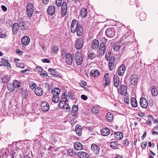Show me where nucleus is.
I'll use <instances>...</instances> for the list:
<instances>
[{"label": "nucleus", "instance_id": "bb28decb", "mask_svg": "<svg viewBox=\"0 0 158 158\" xmlns=\"http://www.w3.org/2000/svg\"><path fill=\"white\" fill-rule=\"evenodd\" d=\"M114 85L116 87H117L119 84V79L117 75H114Z\"/></svg>", "mask_w": 158, "mask_h": 158}, {"label": "nucleus", "instance_id": "2eb2a0df", "mask_svg": "<svg viewBox=\"0 0 158 158\" xmlns=\"http://www.w3.org/2000/svg\"><path fill=\"white\" fill-rule=\"evenodd\" d=\"M91 149L95 155H98L99 153L100 148L98 146L95 144H93L91 146Z\"/></svg>", "mask_w": 158, "mask_h": 158}, {"label": "nucleus", "instance_id": "774afa93", "mask_svg": "<svg viewBox=\"0 0 158 158\" xmlns=\"http://www.w3.org/2000/svg\"><path fill=\"white\" fill-rule=\"evenodd\" d=\"M23 158H33L32 155L30 154H28L27 155H25L24 156Z\"/></svg>", "mask_w": 158, "mask_h": 158}, {"label": "nucleus", "instance_id": "5701e85b", "mask_svg": "<svg viewBox=\"0 0 158 158\" xmlns=\"http://www.w3.org/2000/svg\"><path fill=\"white\" fill-rule=\"evenodd\" d=\"M78 110V106L76 105H74L72 108V111L71 113V115L73 116H77Z\"/></svg>", "mask_w": 158, "mask_h": 158}, {"label": "nucleus", "instance_id": "e433bc0d", "mask_svg": "<svg viewBox=\"0 0 158 158\" xmlns=\"http://www.w3.org/2000/svg\"><path fill=\"white\" fill-rule=\"evenodd\" d=\"M131 104L133 107H136L137 106V103L135 98H132L131 99Z\"/></svg>", "mask_w": 158, "mask_h": 158}, {"label": "nucleus", "instance_id": "f8f14e48", "mask_svg": "<svg viewBox=\"0 0 158 158\" xmlns=\"http://www.w3.org/2000/svg\"><path fill=\"white\" fill-rule=\"evenodd\" d=\"M118 92L121 95H126L127 94V87L124 85L120 86L118 90Z\"/></svg>", "mask_w": 158, "mask_h": 158}, {"label": "nucleus", "instance_id": "c756f323", "mask_svg": "<svg viewBox=\"0 0 158 158\" xmlns=\"http://www.w3.org/2000/svg\"><path fill=\"white\" fill-rule=\"evenodd\" d=\"M90 75L91 76L96 77L99 76L100 75V72L98 70L94 69L90 71Z\"/></svg>", "mask_w": 158, "mask_h": 158}, {"label": "nucleus", "instance_id": "4c0bfd02", "mask_svg": "<svg viewBox=\"0 0 158 158\" xmlns=\"http://www.w3.org/2000/svg\"><path fill=\"white\" fill-rule=\"evenodd\" d=\"M120 47L121 46L119 43H115L114 44L113 48L115 51H118L119 50Z\"/></svg>", "mask_w": 158, "mask_h": 158}, {"label": "nucleus", "instance_id": "aec40b11", "mask_svg": "<svg viewBox=\"0 0 158 158\" xmlns=\"http://www.w3.org/2000/svg\"><path fill=\"white\" fill-rule=\"evenodd\" d=\"M75 131L76 134L79 136H81L82 135V129L81 127L79 124L76 125Z\"/></svg>", "mask_w": 158, "mask_h": 158}, {"label": "nucleus", "instance_id": "c9c22d12", "mask_svg": "<svg viewBox=\"0 0 158 158\" xmlns=\"http://www.w3.org/2000/svg\"><path fill=\"white\" fill-rule=\"evenodd\" d=\"M115 138L118 139H121L123 137V134L121 132H116L115 134Z\"/></svg>", "mask_w": 158, "mask_h": 158}, {"label": "nucleus", "instance_id": "de8ad7c7", "mask_svg": "<svg viewBox=\"0 0 158 158\" xmlns=\"http://www.w3.org/2000/svg\"><path fill=\"white\" fill-rule=\"evenodd\" d=\"M27 95V90H24L22 93V96L23 98H26Z\"/></svg>", "mask_w": 158, "mask_h": 158}, {"label": "nucleus", "instance_id": "680f3d73", "mask_svg": "<svg viewBox=\"0 0 158 158\" xmlns=\"http://www.w3.org/2000/svg\"><path fill=\"white\" fill-rule=\"evenodd\" d=\"M105 58L106 60H109L110 58V53H108L107 54V53H106L105 55Z\"/></svg>", "mask_w": 158, "mask_h": 158}, {"label": "nucleus", "instance_id": "9d476101", "mask_svg": "<svg viewBox=\"0 0 158 158\" xmlns=\"http://www.w3.org/2000/svg\"><path fill=\"white\" fill-rule=\"evenodd\" d=\"M99 45V41L96 39L93 40L91 43V48L93 50L96 51L98 48Z\"/></svg>", "mask_w": 158, "mask_h": 158}, {"label": "nucleus", "instance_id": "ea45409f", "mask_svg": "<svg viewBox=\"0 0 158 158\" xmlns=\"http://www.w3.org/2000/svg\"><path fill=\"white\" fill-rule=\"evenodd\" d=\"M60 108L66 109L67 111H69L70 110V107L69 105L67 104H64V105H62Z\"/></svg>", "mask_w": 158, "mask_h": 158}, {"label": "nucleus", "instance_id": "338daca9", "mask_svg": "<svg viewBox=\"0 0 158 158\" xmlns=\"http://www.w3.org/2000/svg\"><path fill=\"white\" fill-rule=\"evenodd\" d=\"M42 61L44 63H49L50 62V60L48 59H44Z\"/></svg>", "mask_w": 158, "mask_h": 158}, {"label": "nucleus", "instance_id": "7ed1b4c3", "mask_svg": "<svg viewBox=\"0 0 158 158\" xmlns=\"http://www.w3.org/2000/svg\"><path fill=\"white\" fill-rule=\"evenodd\" d=\"M101 40L102 42L100 44L99 50L101 55H103L106 52V44L108 40L105 37H103Z\"/></svg>", "mask_w": 158, "mask_h": 158}, {"label": "nucleus", "instance_id": "6e6552de", "mask_svg": "<svg viewBox=\"0 0 158 158\" xmlns=\"http://www.w3.org/2000/svg\"><path fill=\"white\" fill-rule=\"evenodd\" d=\"M41 109L43 111L46 112L49 109V106L48 103L46 101H43L41 103Z\"/></svg>", "mask_w": 158, "mask_h": 158}, {"label": "nucleus", "instance_id": "b1692460", "mask_svg": "<svg viewBox=\"0 0 158 158\" xmlns=\"http://www.w3.org/2000/svg\"><path fill=\"white\" fill-rule=\"evenodd\" d=\"M74 148L77 150H81L83 148V145L79 142H76L74 143Z\"/></svg>", "mask_w": 158, "mask_h": 158}, {"label": "nucleus", "instance_id": "f3484780", "mask_svg": "<svg viewBox=\"0 0 158 158\" xmlns=\"http://www.w3.org/2000/svg\"><path fill=\"white\" fill-rule=\"evenodd\" d=\"M30 42V39L27 36H24L22 38L21 43L24 46H27L28 45Z\"/></svg>", "mask_w": 158, "mask_h": 158}, {"label": "nucleus", "instance_id": "09e8293b", "mask_svg": "<svg viewBox=\"0 0 158 158\" xmlns=\"http://www.w3.org/2000/svg\"><path fill=\"white\" fill-rule=\"evenodd\" d=\"M139 16L141 20H144L145 19L146 16L144 13L140 14Z\"/></svg>", "mask_w": 158, "mask_h": 158}, {"label": "nucleus", "instance_id": "5fc2aeb1", "mask_svg": "<svg viewBox=\"0 0 158 158\" xmlns=\"http://www.w3.org/2000/svg\"><path fill=\"white\" fill-rule=\"evenodd\" d=\"M67 9L61 10L62 16H64L66 14Z\"/></svg>", "mask_w": 158, "mask_h": 158}, {"label": "nucleus", "instance_id": "423d86ee", "mask_svg": "<svg viewBox=\"0 0 158 158\" xmlns=\"http://www.w3.org/2000/svg\"><path fill=\"white\" fill-rule=\"evenodd\" d=\"M84 43L83 39L82 37L77 39L75 42V48L77 49H81Z\"/></svg>", "mask_w": 158, "mask_h": 158}, {"label": "nucleus", "instance_id": "c85d7f7f", "mask_svg": "<svg viewBox=\"0 0 158 158\" xmlns=\"http://www.w3.org/2000/svg\"><path fill=\"white\" fill-rule=\"evenodd\" d=\"M35 93L36 95L41 96L43 94L42 89L40 87H38L35 89Z\"/></svg>", "mask_w": 158, "mask_h": 158}, {"label": "nucleus", "instance_id": "39448f33", "mask_svg": "<svg viewBox=\"0 0 158 158\" xmlns=\"http://www.w3.org/2000/svg\"><path fill=\"white\" fill-rule=\"evenodd\" d=\"M75 60L77 64L78 65H81L83 61L82 55L81 52L78 51L75 54Z\"/></svg>", "mask_w": 158, "mask_h": 158}, {"label": "nucleus", "instance_id": "864d4df0", "mask_svg": "<svg viewBox=\"0 0 158 158\" xmlns=\"http://www.w3.org/2000/svg\"><path fill=\"white\" fill-rule=\"evenodd\" d=\"M30 87L31 89H33L36 86V84L34 83H30L29 84Z\"/></svg>", "mask_w": 158, "mask_h": 158}, {"label": "nucleus", "instance_id": "ddd939ff", "mask_svg": "<svg viewBox=\"0 0 158 158\" xmlns=\"http://www.w3.org/2000/svg\"><path fill=\"white\" fill-rule=\"evenodd\" d=\"M65 58L66 63L69 65H71L73 63L72 56L70 53H67L66 55Z\"/></svg>", "mask_w": 158, "mask_h": 158}, {"label": "nucleus", "instance_id": "603ef678", "mask_svg": "<svg viewBox=\"0 0 158 158\" xmlns=\"http://www.w3.org/2000/svg\"><path fill=\"white\" fill-rule=\"evenodd\" d=\"M61 5L62 6L61 10L67 9V7L66 2H63L62 3V5Z\"/></svg>", "mask_w": 158, "mask_h": 158}, {"label": "nucleus", "instance_id": "f03ea898", "mask_svg": "<svg viewBox=\"0 0 158 158\" xmlns=\"http://www.w3.org/2000/svg\"><path fill=\"white\" fill-rule=\"evenodd\" d=\"M20 87V83L16 80H15L13 83L8 84L7 86L8 90L11 92L15 91L16 88H19Z\"/></svg>", "mask_w": 158, "mask_h": 158}, {"label": "nucleus", "instance_id": "a878e982", "mask_svg": "<svg viewBox=\"0 0 158 158\" xmlns=\"http://www.w3.org/2000/svg\"><path fill=\"white\" fill-rule=\"evenodd\" d=\"M110 147L113 149L118 148L120 146V144L115 141L111 142L110 143Z\"/></svg>", "mask_w": 158, "mask_h": 158}, {"label": "nucleus", "instance_id": "f704fd0d", "mask_svg": "<svg viewBox=\"0 0 158 158\" xmlns=\"http://www.w3.org/2000/svg\"><path fill=\"white\" fill-rule=\"evenodd\" d=\"M51 92L53 96H58L60 93V90L58 88H55L52 90Z\"/></svg>", "mask_w": 158, "mask_h": 158}, {"label": "nucleus", "instance_id": "e2e57ef3", "mask_svg": "<svg viewBox=\"0 0 158 158\" xmlns=\"http://www.w3.org/2000/svg\"><path fill=\"white\" fill-rule=\"evenodd\" d=\"M81 98L85 100H86L87 99V97L85 95H82L81 96Z\"/></svg>", "mask_w": 158, "mask_h": 158}, {"label": "nucleus", "instance_id": "37998d69", "mask_svg": "<svg viewBox=\"0 0 158 158\" xmlns=\"http://www.w3.org/2000/svg\"><path fill=\"white\" fill-rule=\"evenodd\" d=\"M91 111L94 114H97L98 113L99 110L96 106H94L92 107Z\"/></svg>", "mask_w": 158, "mask_h": 158}, {"label": "nucleus", "instance_id": "69168bd1", "mask_svg": "<svg viewBox=\"0 0 158 158\" xmlns=\"http://www.w3.org/2000/svg\"><path fill=\"white\" fill-rule=\"evenodd\" d=\"M30 71V69H26L25 70H22L20 72L21 73L26 74L27 71Z\"/></svg>", "mask_w": 158, "mask_h": 158}, {"label": "nucleus", "instance_id": "412c9836", "mask_svg": "<svg viewBox=\"0 0 158 158\" xmlns=\"http://www.w3.org/2000/svg\"><path fill=\"white\" fill-rule=\"evenodd\" d=\"M101 134L104 136H106L109 135L110 132V129L107 127L103 128L101 130Z\"/></svg>", "mask_w": 158, "mask_h": 158}, {"label": "nucleus", "instance_id": "79ce46f5", "mask_svg": "<svg viewBox=\"0 0 158 158\" xmlns=\"http://www.w3.org/2000/svg\"><path fill=\"white\" fill-rule=\"evenodd\" d=\"M48 71L51 73V74L53 75L54 77H57V72L55 71L53 69H48Z\"/></svg>", "mask_w": 158, "mask_h": 158}, {"label": "nucleus", "instance_id": "dca6fc26", "mask_svg": "<svg viewBox=\"0 0 158 158\" xmlns=\"http://www.w3.org/2000/svg\"><path fill=\"white\" fill-rule=\"evenodd\" d=\"M114 57L112 56L109 60V69L110 70H112L114 66Z\"/></svg>", "mask_w": 158, "mask_h": 158}, {"label": "nucleus", "instance_id": "393cba45", "mask_svg": "<svg viewBox=\"0 0 158 158\" xmlns=\"http://www.w3.org/2000/svg\"><path fill=\"white\" fill-rule=\"evenodd\" d=\"M77 156L80 158H89L88 154L83 152H80L77 153Z\"/></svg>", "mask_w": 158, "mask_h": 158}, {"label": "nucleus", "instance_id": "f257e3e1", "mask_svg": "<svg viewBox=\"0 0 158 158\" xmlns=\"http://www.w3.org/2000/svg\"><path fill=\"white\" fill-rule=\"evenodd\" d=\"M71 31L72 33L77 32L78 36H81L82 34L83 29L82 26L79 23L77 20L73 19L72 22L71 26Z\"/></svg>", "mask_w": 158, "mask_h": 158}, {"label": "nucleus", "instance_id": "6e6d98bb", "mask_svg": "<svg viewBox=\"0 0 158 158\" xmlns=\"http://www.w3.org/2000/svg\"><path fill=\"white\" fill-rule=\"evenodd\" d=\"M56 3L58 6H60L62 5V0H59L56 1Z\"/></svg>", "mask_w": 158, "mask_h": 158}, {"label": "nucleus", "instance_id": "72a5a7b5", "mask_svg": "<svg viewBox=\"0 0 158 158\" xmlns=\"http://www.w3.org/2000/svg\"><path fill=\"white\" fill-rule=\"evenodd\" d=\"M10 79V77L9 76L5 75L2 78V81L3 83L6 84L9 82Z\"/></svg>", "mask_w": 158, "mask_h": 158}, {"label": "nucleus", "instance_id": "cd10ccee", "mask_svg": "<svg viewBox=\"0 0 158 158\" xmlns=\"http://www.w3.org/2000/svg\"><path fill=\"white\" fill-rule=\"evenodd\" d=\"M19 27V23H15L13 24L12 30L14 34L17 33Z\"/></svg>", "mask_w": 158, "mask_h": 158}, {"label": "nucleus", "instance_id": "58836bf2", "mask_svg": "<svg viewBox=\"0 0 158 158\" xmlns=\"http://www.w3.org/2000/svg\"><path fill=\"white\" fill-rule=\"evenodd\" d=\"M10 153L12 155V158H14V157H16V156L17 155V151L13 149L10 150Z\"/></svg>", "mask_w": 158, "mask_h": 158}, {"label": "nucleus", "instance_id": "6ab92c4d", "mask_svg": "<svg viewBox=\"0 0 158 158\" xmlns=\"http://www.w3.org/2000/svg\"><path fill=\"white\" fill-rule=\"evenodd\" d=\"M104 80L105 81L104 85H106L109 86L110 84V80L109 78V75L108 73H106V74L104 77Z\"/></svg>", "mask_w": 158, "mask_h": 158}, {"label": "nucleus", "instance_id": "473e14b6", "mask_svg": "<svg viewBox=\"0 0 158 158\" xmlns=\"http://www.w3.org/2000/svg\"><path fill=\"white\" fill-rule=\"evenodd\" d=\"M80 15L82 18L85 17L87 15V9L85 8H82L80 11Z\"/></svg>", "mask_w": 158, "mask_h": 158}, {"label": "nucleus", "instance_id": "a19ab883", "mask_svg": "<svg viewBox=\"0 0 158 158\" xmlns=\"http://www.w3.org/2000/svg\"><path fill=\"white\" fill-rule=\"evenodd\" d=\"M88 57L89 59H93L96 57L95 55L92 52H88Z\"/></svg>", "mask_w": 158, "mask_h": 158}, {"label": "nucleus", "instance_id": "4468645a", "mask_svg": "<svg viewBox=\"0 0 158 158\" xmlns=\"http://www.w3.org/2000/svg\"><path fill=\"white\" fill-rule=\"evenodd\" d=\"M138 77L136 75H132L130 77V83L133 85H135L138 82Z\"/></svg>", "mask_w": 158, "mask_h": 158}, {"label": "nucleus", "instance_id": "1a4fd4ad", "mask_svg": "<svg viewBox=\"0 0 158 158\" xmlns=\"http://www.w3.org/2000/svg\"><path fill=\"white\" fill-rule=\"evenodd\" d=\"M106 35L108 37H113L115 34V30L113 28H110L106 31Z\"/></svg>", "mask_w": 158, "mask_h": 158}, {"label": "nucleus", "instance_id": "49530a36", "mask_svg": "<svg viewBox=\"0 0 158 158\" xmlns=\"http://www.w3.org/2000/svg\"><path fill=\"white\" fill-rule=\"evenodd\" d=\"M151 92L152 94L153 95L156 96L158 94V92L156 89L155 88H152L151 89Z\"/></svg>", "mask_w": 158, "mask_h": 158}, {"label": "nucleus", "instance_id": "0eeeda50", "mask_svg": "<svg viewBox=\"0 0 158 158\" xmlns=\"http://www.w3.org/2000/svg\"><path fill=\"white\" fill-rule=\"evenodd\" d=\"M69 97L65 94V93L62 94V96L61 98V99L59 104V106L60 108L61 107L62 105L64 104H65L67 101H69Z\"/></svg>", "mask_w": 158, "mask_h": 158}, {"label": "nucleus", "instance_id": "052dcab7", "mask_svg": "<svg viewBox=\"0 0 158 158\" xmlns=\"http://www.w3.org/2000/svg\"><path fill=\"white\" fill-rule=\"evenodd\" d=\"M124 102L127 104H129V99L128 97H126L124 99Z\"/></svg>", "mask_w": 158, "mask_h": 158}, {"label": "nucleus", "instance_id": "20e7f679", "mask_svg": "<svg viewBox=\"0 0 158 158\" xmlns=\"http://www.w3.org/2000/svg\"><path fill=\"white\" fill-rule=\"evenodd\" d=\"M34 10V5L31 3H28L27 6L26 11L27 15L30 18L32 16Z\"/></svg>", "mask_w": 158, "mask_h": 158}, {"label": "nucleus", "instance_id": "9b49d317", "mask_svg": "<svg viewBox=\"0 0 158 158\" xmlns=\"http://www.w3.org/2000/svg\"><path fill=\"white\" fill-rule=\"evenodd\" d=\"M140 104L143 108H146L148 106L147 100L145 98L142 97L140 99Z\"/></svg>", "mask_w": 158, "mask_h": 158}, {"label": "nucleus", "instance_id": "a18cd8bd", "mask_svg": "<svg viewBox=\"0 0 158 158\" xmlns=\"http://www.w3.org/2000/svg\"><path fill=\"white\" fill-rule=\"evenodd\" d=\"M54 97L52 98V101L55 103H57L59 101V98L58 96H53Z\"/></svg>", "mask_w": 158, "mask_h": 158}, {"label": "nucleus", "instance_id": "3c124183", "mask_svg": "<svg viewBox=\"0 0 158 158\" xmlns=\"http://www.w3.org/2000/svg\"><path fill=\"white\" fill-rule=\"evenodd\" d=\"M17 67H19L23 69L24 67V65L22 63H18L16 64Z\"/></svg>", "mask_w": 158, "mask_h": 158}, {"label": "nucleus", "instance_id": "2f4dec72", "mask_svg": "<svg viewBox=\"0 0 158 158\" xmlns=\"http://www.w3.org/2000/svg\"><path fill=\"white\" fill-rule=\"evenodd\" d=\"M19 27H23L21 28V29L23 31H24L26 30V27H27V25L26 24V23L24 21H19Z\"/></svg>", "mask_w": 158, "mask_h": 158}, {"label": "nucleus", "instance_id": "8fccbe9b", "mask_svg": "<svg viewBox=\"0 0 158 158\" xmlns=\"http://www.w3.org/2000/svg\"><path fill=\"white\" fill-rule=\"evenodd\" d=\"M59 50V47L58 46L56 45H55L52 48V51L54 52V53H57Z\"/></svg>", "mask_w": 158, "mask_h": 158}, {"label": "nucleus", "instance_id": "4d7b16f0", "mask_svg": "<svg viewBox=\"0 0 158 158\" xmlns=\"http://www.w3.org/2000/svg\"><path fill=\"white\" fill-rule=\"evenodd\" d=\"M16 52V53L19 56H21L23 54V51L19 49H17Z\"/></svg>", "mask_w": 158, "mask_h": 158}, {"label": "nucleus", "instance_id": "7c9ffc66", "mask_svg": "<svg viewBox=\"0 0 158 158\" xmlns=\"http://www.w3.org/2000/svg\"><path fill=\"white\" fill-rule=\"evenodd\" d=\"M107 120L110 122H112L114 116L111 112L108 113L106 116Z\"/></svg>", "mask_w": 158, "mask_h": 158}, {"label": "nucleus", "instance_id": "bf43d9fd", "mask_svg": "<svg viewBox=\"0 0 158 158\" xmlns=\"http://www.w3.org/2000/svg\"><path fill=\"white\" fill-rule=\"evenodd\" d=\"M124 142L123 143V144L124 146H129V142L128 140H127V139H126L124 140Z\"/></svg>", "mask_w": 158, "mask_h": 158}, {"label": "nucleus", "instance_id": "a211bd4d", "mask_svg": "<svg viewBox=\"0 0 158 158\" xmlns=\"http://www.w3.org/2000/svg\"><path fill=\"white\" fill-rule=\"evenodd\" d=\"M126 70V67L124 65H121L118 70V74L120 76H122L125 73Z\"/></svg>", "mask_w": 158, "mask_h": 158}, {"label": "nucleus", "instance_id": "c03bdc74", "mask_svg": "<svg viewBox=\"0 0 158 158\" xmlns=\"http://www.w3.org/2000/svg\"><path fill=\"white\" fill-rule=\"evenodd\" d=\"M67 154L70 156H73L74 155L73 150L70 149L68 150L67 152Z\"/></svg>", "mask_w": 158, "mask_h": 158}, {"label": "nucleus", "instance_id": "13d9d810", "mask_svg": "<svg viewBox=\"0 0 158 158\" xmlns=\"http://www.w3.org/2000/svg\"><path fill=\"white\" fill-rule=\"evenodd\" d=\"M147 144V143L146 141L143 142L141 144V147L143 148H144Z\"/></svg>", "mask_w": 158, "mask_h": 158}, {"label": "nucleus", "instance_id": "4be33fe9", "mask_svg": "<svg viewBox=\"0 0 158 158\" xmlns=\"http://www.w3.org/2000/svg\"><path fill=\"white\" fill-rule=\"evenodd\" d=\"M47 11L48 14L51 15H53L55 11V8L53 6H50L48 8Z\"/></svg>", "mask_w": 158, "mask_h": 158}, {"label": "nucleus", "instance_id": "0e129e2a", "mask_svg": "<svg viewBox=\"0 0 158 158\" xmlns=\"http://www.w3.org/2000/svg\"><path fill=\"white\" fill-rule=\"evenodd\" d=\"M36 69L38 71L40 72H42L43 71V69L40 66L37 67Z\"/></svg>", "mask_w": 158, "mask_h": 158}]
</instances>
